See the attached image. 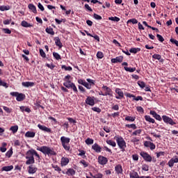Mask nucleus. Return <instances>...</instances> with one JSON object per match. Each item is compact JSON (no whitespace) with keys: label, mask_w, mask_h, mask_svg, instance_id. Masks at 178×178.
<instances>
[{"label":"nucleus","mask_w":178,"mask_h":178,"mask_svg":"<svg viewBox=\"0 0 178 178\" xmlns=\"http://www.w3.org/2000/svg\"><path fill=\"white\" fill-rule=\"evenodd\" d=\"M161 58H162V56H161L160 54H154L152 55V58L154 60H161Z\"/></svg>","instance_id":"a19ab883"},{"label":"nucleus","mask_w":178,"mask_h":178,"mask_svg":"<svg viewBox=\"0 0 178 178\" xmlns=\"http://www.w3.org/2000/svg\"><path fill=\"white\" fill-rule=\"evenodd\" d=\"M93 18H95V19H97V20H102V17L99 15L98 14H96V13L93 14Z\"/></svg>","instance_id":"6e6d98bb"},{"label":"nucleus","mask_w":178,"mask_h":178,"mask_svg":"<svg viewBox=\"0 0 178 178\" xmlns=\"http://www.w3.org/2000/svg\"><path fill=\"white\" fill-rule=\"evenodd\" d=\"M145 120L152 124H154L155 123V120L154 119L152 118L149 115H145Z\"/></svg>","instance_id":"a878e982"},{"label":"nucleus","mask_w":178,"mask_h":178,"mask_svg":"<svg viewBox=\"0 0 178 178\" xmlns=\"http://www.w3.org/2000/svg\"><path fill=\"white\" fill-rule=\"evenodd\" d=\"M70 162V160L68 158H66V157H63L62 159H61V166H65L67 165Z\"/></svg>","instance_id":"5701e85b"},{"label":"nucleus","mask_w":178,"mask_h":178,"mask_svg":"<svg viewBox=\"0 0 178 178\" xmlns=\"http://www.w3.org/2000/svg\"><path fill=\"white\" fill-rule=\"evenodd\" d=\"M156 37L159 42H163L165 41V38H163V36H162V35H159L157 33Z\"/></svg>","instance_id":"8fccbe9b"},{"label":"nucleus","mask_w":178,"mask_h":178,"mask_svg":"<svg viewBox=\"0 0 178 178\" xmlns=\"http://www.w3.org/2000/svg\"><path fill=\"white\" fill-rule=\"evenodd\" d=\"M42 153L47 156H55L56 155V152L53 148L47 146H42Z\"/></svg>","instance_id":"7ed1b4c3"},{"label":"nucleus","mask_w":178,"mask_h":178,"mask_svg":"<svg viewBox=\"0 0 178 178\" xmlns=\"http://www.w3.org/2000/svg\"><path fill=\"white\" fill-rule=\"evenodd\" d=\"M46 33L51 35H55V32L54 31V29L51 28H47L46 29Z\"/></svg>","instance_id":"f704fd0d"},{"label":"nucleus","mask_w":178,"mask_h":178,"mask_svg":"<svg viewBox=\"0 0 178 178\" xmlns=\"http://www.w3.org/2000/svg\"><path fill=\"white\" fill-rule=\"evenodd\" d=\"M138 20L134 18V19H131L128 20L127 24L132 23L133 24H138Z\"/></svg>","instance_id":"603ef678"},{"label":"nucleus","mask_w":178,"mask_h":178,"mask_svg":"<svg viewBox=\"0 0 178 178\" xmlns=\"http://www.w3.org/2000/svg\"><path fill=\"white\" fill-rule=\"evenodd\" d=\"M92 149L95 150V152H96L97 153H99L102 152V147L100 145H99L98 143H95L92 146Z\"/></svg>","instance_id":"f3484780"},{"label":"nucleus","mask_w":178,"mask_h":178,"mask_svg":"<svg viewBox=\"0 0 178 178\" xmlns=\"http://www.w3.org/2000/svg\"><path fill=\"white\" fill-rule=\"evenodd\" d=\"M62 69H64L66 72H72V67L70 66L67 67L66 65H63L61 66Z\"/></svg>","instance_id":"c9c22d12"},{"label":"nucleus","mask_w":178,"mask_h":178,"mask_svg":"<svg viewBox=\"0 0 178 178\" xmlns=\"http://www.w3.org/2000/svg\"><path fill=\"white\" fill-rule=\"evenodd\" d=\"M134 100L137 101V102L138 101H143V98L141 96H138L137 97H136V96H135V97H134Z\"/></svg>","instance_id":"338daca9"},{"label":"nucleus","mask_w":178,"mask_h":178,"mask_svg":"<svg viewBox=\"0 0 178 178\" xmlns=\"http://www.w3.org/2000/svg\"><path fill=\"white\" fill-rule=\"evenodd\" d=\"M126 127L129 129H133L134 130H136L137 129L136 124H126Z\"/></svg>","instance_id":"ea45409f"},{"label":"nucleus","mask_w":178,"mask_h":178,"mask_svg":"<svg viewBox=\"0 0 178 178\" xmlns=\"http://www.w3.org/2000/svg\"><path fill=\"white\" fill-rule=\"evenodd\" d=\"M140 154L146 162H151L152 161V156L148 153L145 152H141Z\"/></svg>","instance_id":"6e6552de"},{"label":"nucleus","mask_w":178,"mask_h":178,"mask_svg":"<svg viewBox=\"0 0 178 178\" xmlns=\"http://www.w3.org/2000/svg\"><path fill=\"white\" fill-rule=\"evenodd\" d=\"M22 86L24 87H26V88H29V87H33L35 86V83L33 82H30V81H26V82H22Z\"/></svg>","instance_id":"b1692460"},{"label":"nucleus","mask_w":178,"mask_h":178,"mask_svg":"<svg viewBox=\"0 0 178 178\" xmlns=\"http://www.w3.org/2000/svg\"><path fill=\"white\" fill-rule=\"evenodd\" d=\"M115 92L118 95L115 96V99H120L124 97V92L122 91L120 88H115Z\"/></svg>","instance_id":"f8f14e48"},{"label":"nucleus","mask_w":178,"mask_h":178,"mask_svg":"<svg viewBox=\"0 0 178 178\" xmlns=\"http://www.w3.org/2000/svg\"><path fill=\"white\" fill-rule=\"evenodd\" d=\"M137 111L141 113H144V109L143 107H141V106H138V107H136Z\"/></svg>","instance_id":"0e129e2a"},{"label":"nucleus","mask_w":178,"mask_h":178,"mask_svg":"<svg viewBox=\"0 0 178 178\" xmlns=\"http://www.w3.org/2000/svg\"><path fill=\"white\" fill-rule=\"evenodd\" d=\"M2 31L5 34H10L12 33V31L8 29H3Z\"/></svg>","instance_id":"13d9d810"},{"label":"nucleus","mask_w":178,"mask_h":178,"mask_svg":"<svg viewBox=\"0 0 178 178\" xmlns=\"http://www.w3.org/2000/svg\"><path fill=\"white\" fill-rule=\"evenodd\" d=\"M138 84L141 88H144L145 87V83L143 81H139Z\"/></svg>","instance_id":"e2e57ef3"},{"label":"nucleus","mask_w":178,"mask_h":178,"mask_svg":"<svg viewBox=\"0 0 178 178\" xmlns=\"http://www.w3.org/2000/svg\"><path fill=\"white\" fill-rule=\"evenodd\" d=\"M54 40H55V43L56 44V46L58 47L60 49H61L63 47V44H62L59 37H56Z\"/></svg>","instance_id":"4be33fe9"},{"label":"nucleus","mask_w":178,"mask_h":178,"mask_svg":"<svg viewBox=\"0 0 178 178\" xmlns=\"http://www.w3.org/2000/svg\"><path fill=\"white\" fill-rule=\"evenodd\" d=\"M60 141H61V144H62L63 148L66 151H70V138H67L65 136H62L60 138Z\"/></svg>","instance_id":"f03ea898"},{"label":"nucleus","mask_w":178,"mask_h":178,"mask_svg":"<svg viewBox=\"0 0 178 178\" xmlns=\"http://www.w3.org/2000/svg\"><path fill=\"white\" fill-rule=\"evenodd\" d=\"M83 86H85L88 90L92 89L91 84L87 83L86 81H85L83 83Z\"/></svg>","instance_id":"4d7b16f0"},{"label":"nucleus","mask_w":178,"mask_h":178,"mask_svg":"<svg viewBox=\"0 0 178 178\" xmlns=\"http://www.w3.org/2000/svg\"><path fill=\"white\" fill-rule=\"evenodd\" d=\"M27 161H26V165H31L35 163V158L34 156H26Z\"/></svg>","instance_id":"a211bd4d"},{"label":"nucleus","mask_w":178,"mask_h":178,"mask_svg":"<svg viewBox=\"0 0 178 178\" xmlns=\"http://www.w3.org/2000/svg\"><path fill=\"white\" fill-rule=\"evenodd\" d=\"M86 144H87V145H92V144H94V139L90 138H88L86 140H85Z\"/></svg>","instance_id":"c756f323"},{"label":"nucleus","mask_w":178,"mask_h":178,"mask_svg":"<svg viewBox=\"0 0 178 178\" xmlns=\"http://www.w3.org/2000/svg\"><path fill=\"white\" fill-rule=\"evenodd\" d=\"M162 119L165 123L168 124L171 126H174L177 124V123L171 118H170L168 115H162Z\"/></svg>","instance_id":"39448f33"},{"label":"nucleus","mask_w":178,"mask_h":178,"mask_svg":"<svg viewBox=\"0 0 178 178\" xmlns=\"http://www.w3.org/2000/svg\"><path fill=\"white\" fill-rule=\"evenodd\" d=\"M136 120V118L135 117H132V116H127L126 118H125V120L126 121H129V122H134Z\"/></svg>","instance_id":"58836bf2"},{"label":"nucleus","mask_w":178,"mask_h":178,"mask_svg":"<svg viewBox=\"0 0 178 178\" xmlns=\"http://www.w3.org/2000/svg\"><path fill=\"white\" fill-rule=\"evenodd\" d=\"M26 156H28V157L34 156L35 155L38 159H40V155L38 154L37 151L35 150L34 149H31L30 150L27 151L26 153Z\"/></svg>","instance_id":"0eeeda50"},{"label":"nucleus","mask_w":178,"mask_h":178,"mask_svg":"<svg viewBox=\"0 0 178 178\" xmlns=\"http://www.w3.org/2000/svg\"><path fill=\"white\" fill-rule=\"evenodd\" d=\"M18 130H19V126L18 125L12 126L10 128V131H11L13 134H16L17 133Z\"/></svg>","instance_id":"393cba45"},{"label":"nucleus","mask_w":178,"mask_h":178,"mask_svg":"<svg viewBox=\"0 0 178 178\" xmlns=\"http://www.w3.org/2000/svg\"><path fill=\"white\" fill-rule=\"evenodd\" d=\"M53 168L55 169L56 171H58L59 173L61 172V168L58 165H54Z\"/></svg>","instance_id":"774afa93"},{"label":"nucleus","mask_w":178,"mask_h":178,"mask_svg":"<svg viewBox=\"0 0 178 178\" xmlns=\"http://www.w3.org/2000/svg\"><path fill=\"white\" fill-rule=\"evenodd\" d=\"M115 140H116V143L121 149V151L124 152L125 148L127 147L126 142L122 136H115Z\"/></svg>","instance_id":"f257e3e1"},{"label":"nucleus","mask_w":178,"mask_h":178,"mask_svg":"<svg viewBox=\"0 0 178 178\" xmlns=\"http://www.w3.org/2000/svg\"><path fill=\"white\" fill-rule=\"evenodd\" d=\"M76 173V172L72 169V168H70L67 170L66 174L68 175V176H73Z\"/></svg>","instance_id":"7c9ffc66"},{"label":"nucleus","mask_w":178,"mask_h":178,"mask_svg":"<svg viewBox=\"0 0 178 178\" xmlns=\"http://www.w3.org/2000/svg\"><path fill=\"white\" fill-rule=\"evenodd\" d=\"M53 56L56 58V60H61V56H60V55L58 53L54 52L53 53Z\"/></svg>","instance_id":"37998d69"},{"label":"nucleus","mask_w":178,"mask_h":178,"mask_svg":"<svg viewBox=\"0 0 178 178\" xmlns=\"http://www.w3.org/2000/svg\"><path fill=\"white\" fill-rule=\"evenodd\" d=\"M29 10H31L33 13H38L36 6H34L33 3H29L28 6Z\"/></svg>","instance_id":"412c9836"},{"label":"nucleus","mask_w":178,"mask_h":178,"mask_svg":"<svg viewBox=\"0 0 178 178\" xmlns=\"http://www.w3.org/2000/svg\"><path fill=\"white\" fill-rule=\"evenodd\" d=\"M115 171L117 175H122L123 173V169L121 165H117L115 167Z\"/></svg>","instance_id":"dca6fc26"},{"label":"nucleus","mask_w":178,"mask_h":178,"mask_svg":"<svg viewBox=\"0 0 178 178\" xmlns=\"http://www.w3.org/2000/svg\"><path fill=\"white\" fill-rule=\"evenodd\" d=\"M129 175H130V178H139L140 177L138 172H131L129 174Z\"/></svg>","instance_id":"72a5a7b5"},{"label":"nucleus","mask_w":178,"mask_h":178,"mask_svg":"<svg viewBox=\"0 0 178 178\" xmlns=\"http://www.w3.org/2000/svg\"><path fill=\"white\" fill-rule=\"evenodd\" d=\"M92 110L98 113H100L102 112V109L99 107H92Z\"/></svg>","instance_id":"5fc2aeb1"},{"label":"nucleus","mask_w":178,"mask_h":178,"mask_svg":"<svg viewBox=\"0 0 178 178\" xmlns=\"http://www.w3.org/2000/svg\"><path fill=\"white\" fill-rule=\"evenodd\" d=\"M13 154V149L11 147V148L6 153V156H7L8 158H10Z\"/></svg>","instance_id":"473e14b6"},{"label":"nucleus","mask_w":178,"mask_h":178,"mask_svg":"<svg viewBox=\"0 0 178 178\" xmlns=\"http://www.w3.org/2000/svg\"><path fill=\"white\" fill-rule=\"evenodd\" d=\"M142 170L147 172L149 170V166L147 164H143L142 167Z\"/></svg>","instance_id":"bf43d9fd"},{"label":"nucleus","mask_w":178,"mask_h":178,"mask_svg":"<svg viewBox=\"0 0 178 178\" xmlns=\"http://www.w3.org/2000/svg\"><path fill=\"white\" fill-rule=\"evenodd\" d=\"M149 114L153 116L156 120L162 121V117L155 111H150Z\"/></svg>","instance_id":"ddd939ff"},{"label":"nucleus","mask_w":178,"mask_h":178,"mask_svg":"<svg viewBox=\"0 0 178 178\" xmlns=\"http://www.w3.org/2000/svg\"><path fill=\"white\" fill-rule=\"evenodd\" d=\"M142 133V129H137L135 131L133 132L132 136H140Z\"/></svg>","instance_id":"e433bc0d"},{"label":"nucleus","mask_w":178,"mask_h":178,"mask_svg":"<svg viewBox=\"0 0 178 178\" xmlns=\"http://www.w3.org/2000/svg\"><path fill=\"white\" fill-rule=\"evenodd\" d=\"M106 144L108 145H111L112 147H115L116 146V143L112 140H108L106 141Z\"/></svg>","instance_id":"4c0bfd02"},{"label":"nucleus","mask_w":178,"mask_h":178,"mask_svg":"<svg viewBox=\"0 0 178 178\" xmlns=\"http://www.w3.org/2000/svg\"><path fill=\"white\" fill-rule=\"evenodd\" d=\"M108 19L115 22H118L120 21V19L118 17H108Z\"/></svg>","instance_id":"de8ad7c7"},{"label":"nucleus","mask_w":178,"mask_h":178,"mask_svg":"<svg viewBox=\"0 0 178 178\" xmlns=\"http://www.w3.org/2000/svg\"><path fill=\"white\" fill-rule=\"evenodd\" d=\"M10 9V6H0V10L1 11H5V10H8Z\"/></svg>","instance_id":"79ce46f5"},{"label":"nucleus","mask_w":178,"mask_h":178,"mask_svg":"<svg viewBox=\"0 0 178 178\" xmlns=\"http://www.w3.org/2000/svg\"><path fill=\"white\" fill-rule=\"evenodd\" d=\"M130 53L136 54L138 52L140 51V48H131L129 50Z\"/></svg>","instance_id":"c85d7f7f"},{"label":"nucleus","mask_w":178,"mask_h":178,"mask_svg":"<svg viewBox=\"0 0 178 178\" xmlns=\"http://www.w3.org/2000/svg\"><path fill=\"white\" fill-rule=\"evenodd\" d=\"M71 88L73 90L74 93H76V94L78 93V90H77V88H76V87L74 83L72 84V87Z\"/></svg>","instance_id":"69168bd1"},{"label":"nucleus","mask_w":178,"mask_h":178,"mask_svg":"<svg viewBox=\"0 0 178 178\" xmlns=\"http://www.w3.org/2000/svg\"><path fill=\"white\" fill-rule=\"evenodd\" d=\"M0 86H3L6 88H8V86H7V83L4 81H2L1 79H0Z\"/></svg>","instance_id":"680f3d73"},{"label":"nucleus","mask_w":178,"mask_h":178,"mask_svg":"<svg viewBox=\"0 0 178 178\" xmlns=\"http://www.w3.org/2000/svg\"><path fill=\"white\" fill-rule=\"evenodd\" d=\"M12 170H13V165L4 166L1 169L2 171H6V172H9V171H11Z\"/></svg>","instance_id":"bb28decb"},{"label":"nucleus","mask_w":178,"mask_h":178,"mask_svg":"<svg viewBox=\"0 0 178 178\" xmlns=\"http://www.w3.org/2000/svg\"><path fill=\"white\" fill-rule=\"evenodd\" d=\"M38 171V168L30 165L28 167V173L30 175H34Z\"/></svg>","instance_id":"2eb2a0df"},{"label":"nucleus","mask_w":178,"mask_h":178,"mask_svg":"<svg viewBox=\"0 0 178 178\" xmlns=\"http://www.w3.org/2000/svg\"><path fill=\"white\" fill-rule=\"evenodd\" d=\"M111 62L113 64L121 63L123 62V56H117L115 58H111Z\"/></svg>","instance_id":"4468645a"},{"label":"nucleus","mask_w":178,"mask_h":178,"mask_svg":"<svg viewBox=\"0 0 178 178\" xmlns=\"http://www.w3.org/2000/svg\"><path fill=\"white\" fill-rule=\"evenodd\" d=\"M170 42L172 44H175L176 45L177 47H178V40L173 38H171L170 39Z\"/></svg>","instance_id":"a18cd8bd"},{"label":"nucleus","mask_w":178,"mask_h":178,"mask_svg":"<svg viewBox=\"0 0 178 178\" xmlns=\"http://www.w3.org/2000/svg\"><path fill=\"white\" fill-rule=\"evenodd\" d=\"M102 90L104 92V93L105 96H113V92L112 89L108 88V86L103 85V86L102 87Z\"/></svg>","instance_id":"423d86ee"},{"label":"nucleus","mask_w":178,"mask_h":178,"mask_svg":"<svg viewBox=\"0 0 178 178\" xmlns=\"http://www.w3.org/2000/svg\"><path fill=\"white\" fill-rule=\"evenodd\" d=\"M124 70H125L126 72H136V67H124Z\"/></svg>","instance_id":"2f4dec72"},{"label":"nucleus","mask_w":178,"mask_h":178,"mask_svg":"<svg viewBox=\"0 0 178 178\" xmlns=\"http://www.w3.org/2000/svg\"><path fill=\"white\" fill-rule=\"evenodd\" d=\"M3 108L7 113H12V108L6 107V106H3Z\"/></svg>","instance_id":"864d4df0"},{"label":"nucleus","mask_w":178,"mask_h":178,"mask_svg":"<svg viewBox=\"0 0 178 178\" xmlns=\"http://www.w3.org/2000/svg\"><path fill=\"white\" fill-rule=\"evenodd\" d=\"M39 53H40V56L42 58H46V53L44 51V50L42 49H39Z\"/></svg>","instance_id":"49530a36"},{"label":"nucleus","mask_w":178,"mask_h":178,"mask_svg":"<svg viewBox=\"0 0 178 178\" xmlns=\"http://www.w3.org/2000/svg\"><path fill=\"white\" fill-rule=\"evenodd\" d=\"M20 111L22 113L26 112L28 113H30L31 112V110L29 107H26V106H21L19 107Z\"/></svg>","instance_id":"6ab92c4d"},{"label":"nucleus","mask_w":178,"mask_h":178,"mask_svg":"<svg viewBox=\"0 0 178 178\" xmlns=\"http://www.w3.org/2000/svg\"><path fill=\"white\" fill-rule=\"evenodd\" d=\"M22 26L25 27V28H30L32 27L33 25H31V24L28 23L26 21H22L21 23Z\"/></svg>","instance_id":"cd10ccee"},{"label":"nucleus","mask_w":178,"mask_h":178,"mask_svg":"<svg viewBox=\"0 0 178 178\" xmlns=\"http://www.w3.org/2000/svg\"><path fill=\"white\" fill-rule=\"evenodd\" d=\"M10 95L13 97H15L17 102H22L26 98V95L24 94L19 93L18 92H12Z\"/></svg>","instance_id":"20e7f679"},{"label":"nucleus","mask_w":178,"mask_h":178,"mask_svg":"<svg viewBox=\"0 0 178 178\" xmlns=\"http://www.w3.org/2000/svg\"><path fill=\"white\" fill-rule=\"evenodd\" d=\"M90 176L92 178H103L104 177L103 174L101 173L96 174L95 175H92V174H90Z\"/></svg>","instance_id":"09e8293b"},{"label":"nucleus","mask_w":178,"mask_h":178,"mask_svg":"<svg viewBox=\"0 0 178 178\" xmlns=\"http://www.w3.org/2000/svg\"><path fill=\"white\" fill-rule=\"evenodd\" d=\"M35 136V133L33 131H26L25 134V137L29 138H33Z\"/></svg>","instance_id":"aec40b11"},{"label":"nucleus","mask_w":178,"mask_h":178,"mask_svg":"<svg viewBox=\"0 0 178 178\" xmlns=\"http://www.w3.org/2000/svg\"><path fill=\"white\" fill-rule=\"evenodd\" d=\"M104 57V54L102 51H97V58L98 59H102Z\"/></svg>","instance_id":"c03bdc74"},{"label":"nucleus","mask_w":178,"mask_h":178,"mask_svg":"<svg viewBox=\"0 0 178 178\" xmlns=\"http://www.w3.org/2000/svg\"><path fill=\"white\" fill-rule=\"evenodd\" d=\"M108 159L105 156H98V163L100 165H105L106 164L108 163Z\"/></svg>","instance_id":"9b49d317"},{"label":"nucleus","mask_w":178,"mask_h":178,"mask_svg":"<svg viewBox=\"0 0 178 178\" xmlns=\"http://www.w3.org/2000/svg\"><path fill=\"white\" fill-rule=\"evenodd\" d=\"M86 104L90 106H94L95 105V97H87Z\"/></svg>","instance_id":"1a4fd4ad"},{"label":"nucleus","mask_w":178,"mask_h":178,"mask_svg":"<svg viewBox=\"0 0 178 178\" xmlns=\"http://www.w3.org/2000/svg\"><path fill=\"white\" fill-rule=\"evenodd\" d=\"M38 128L44 132H46L47 134H51V128H48L47 127L44 126V125H42L40 124H38Z\"/></svg>","instance_id":"9d476101"},{"label":"nucleus","mask_w":178,"mask_h":178,"mask_svg":"<svg viewBox=\"0 0 178 178\" xmlns=\"http://www.w3.org/2000/svg\"><path fill=\"white\" fill-rule=\"evenodd\" d=\"M86 81L88 82V83L90 85L91 87L92 86L95 85V80H92L91 79H87Z\"/></svg>","instance_id":"3c124183"},{"label":"nucleus","mask_w":178,"mask_h":178,"mask_svg":"<svg viewBox=\"0 0 178 178\" xmlns=\"http://www.w3.org/2000/svg\"><path fill=\"white\" fill-rule=\"evenodd\" d=\"M80 163H81L84 168L88 167V163H87V161H86L84 160L81 161Z\"/></svg>","instance_id":"052dcab7"}]
</instances>
